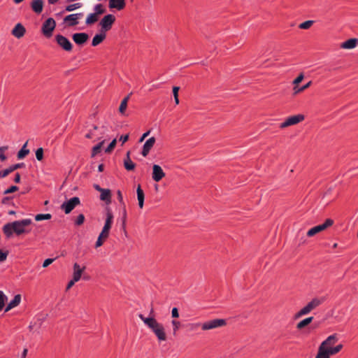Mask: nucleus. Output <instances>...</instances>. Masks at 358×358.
<instances>
[{"label":"nucleus","mask_w":358,"mask_h":358,"mask_svg":"<svg viewBox=\"0 0 358 358\" xmlns=\"http://www.w3.org/2000/svg\"><path fill=\"white\" fill-rule=\"evenodd\" d=\"M179 90H180L179 87L174 86L173 87V96H178V91H179Z\"/></svg>","instance_id":"58"},{"label":"nucleus","mask_w":358,"mask_h":358,"mask_svg":"<svg viewBox=\"0 0 358 358\" xmlns=\"http://www.w3.org/2000/svg\"><path fill=\"white\" fill-rule=\"evenodd\" d=\"M80 203V199L77 196H75L64 202L61 206V209H62L66 214H69L75 208L76 206L79 205Z\"/></svg>","instance_id":"5"},{"label":"nucleus","mask_w":358,"mask_h":358,"mask_svg":"<svg viewBox=\"0 0 358 358\" xmlns=\"http://www.w3.org/2000/svg\"><path fill=\"white\" fill-rule=\"evenodd\" d=\"M165 176V173L162 170V167L157 164L152 166V178L155 182L160 181Z\"/></svg>","instance_id":"11"},{"label":"nucleus","mask_w":358,"mask_h":358,"mask_svg":"<svg viewBox=\"0 0 358 358\" xmlns=\"http://www.w3.org/2000/svg\"><path fill=\"white\" fill-rule=\"evenodd\" d=\"M319 233H320L319 228L317 227V226H315L307 231V236L308 237H312Z\"/></svg>","instance_id":"39"},{"label":"nucleus","mask_w":358,"mask_h":358,"mask_svg":"<svg viewBox=\"0 0 358 358\" xmlns=\"http://www.w3.org/2000/svg\"><path fill=\"white\" fill-rule=\"evenodd\" d=\"M84 220H85V216L83 214H80L77 217V220L76 221V224L77 225H81L84 222Z\"/></svg>","instance_id":"50"},{"label":"nucleus","mask_w":358,"mask_h":358,"mask_svg":"<svg viewBox=\"0 0 358 358\" xmlns=\"http://www.w3.org/2000/svg\"><path fill=\"white\" fill-rule=\"evenodd\" d=\"M31 8L34 13L40 14L43 11V1L33 0L31 3Z\"/></svg>","instance_id":"17"},{"label":"nucleus","mask_w":358,"mask_h":358,"mask_svg":"<svg viewBox=\"0 0 358 358\" xmlns=\"http://www.w3.org/2000/svg\"><path fill=\"white\" fill-rule=\"evenodd\" d=\"M55 40L57 44L64 50L67 52H70L72 50L73 45L70 42V41L65 36L58 34L55 36Z\"/></svg>","instance_id":"9"},{"label":"nucleus","mask_w":358,"mask_h":358,"mask_svg":"<svg viewBox=\"0 0 358 358\" xmlns=\"http://www.w3.org/2000/svg\"><path fill=\"white\" fill-rule=\"evenodd\" d=\"M127 99H123L119 107V112L124 115L127 107Z\"/></svg>","instance_id":"36"},{"label":"nucleus","mask_w":358,"mask_h":358,"mask_svg":"<svg viewBox=\"0 0 358 358\" xmlns=\"http://www.w3.org/2000/svg\"><path fill=\"white\" fill-rule=\"evenodd\" d=\"M136 164L131 161L130 158V152L127 153V157L124 161V166L127 171H133Z\"/></svg>","instance_id":"22"},{"label":"nucleus","mask_w":358,"mask_h":358,"mask_svg":"<svg viewBox=\"0 0 358 358\" xmlns=\"http://www.w3.org/2000/svg\"><path fill=\"white\" fill-rule=\"evenodd\" d=\"M117 199H118L119 201L121 203H122L123 205H124V203L123 202V197H122V193L120 190L117 191Z\"/></svg>","instance_id":"56"},{"label":"nucleus","mask_w":358,"mask_h":358,"mask_svg":"<svg viewBox=\"0 0 358 358\" xmlns=\"http://www.w3.org/2000/svg\"><path fill=\"white\" fill-rule=\"evenodd\" d=\"M27 355V349H24L22 354V358H25Z\"/></svg>","instance_id":"64"},{"label":"nucleus","mask_w":358,"mask_h":358,"mask_svg":"<svg viewBox=\"0 0 358 358\" xmlns=\"http://www.w3.org/2000/svg\"><path fill=\"white\" fill-rule=\"evenodd\" d=\"M56 26V22L53 18H48L46 20L42 26V31L43 34L47 36L50 37L52 36V33L55 29Z\"/></svg>","instance_id":"8"},{"label":"nucleus","mask_w":358,"mask_h":358,"mask_svg":"<svg viewBox=\"0 0 358 358\" xmlns=\"http://www.w3.org/2000/svg\"><path fill=\"white\" fill-rule=\"evenodd\" d=\"M94 187L96 190H97L99 192H101L103 189V188H101L99 185L96 184L94 185Z\"/></svg>","instance_id":"63"},{"label":"nucleus","mask_w":358,"mask_h":358,"mask_svg":"<svg viewBox=\"0 0 358 358\" xmlns=\"http://www.w3.org/2000/svg\"><path fill=\"white\" fill-rule=\"evenodd\" d=\"M8 255V251H3L0 249V262H3L6 261Z\"/></svg>","instance_id":"46"},{"label":"nucleus","mask_w":358,"mask_h":358,"mask_svg":"<svg viewBox=\"0 0 358 358\" xmlns=\"http://www.w3.org/2000/svg\"><path fill=\"white\" fill-rule=\"evenodd\" d=\"M155 141L156 140H155V137H151L145 141V143L143 145V150L141 152V154L143 157H146L149 154L150 150L152 149L154 144L155 143Z\"/></svg>","instance_id":"14"},{"label":"nucleus","mask_w":358,"mask_h":358,"mask_svg":"<svg viewBox=\"0 0 358 358\" xmlns=\"http://www.w3.org/2000/svg\"><path fill=\"white\" fill-rule=\"evenodd\" d=\"M313 20H307L301 23L299 27L302 29H308L313 24Z\"/></svg>","instance_id":"37"},{"label":"nucleus","mask_w":358,"mask_h":358,"mask_svg":"<svg viewBox=\"0 0 358 358\" xmlns=\"http://www.w3.org/2000/svg\"><path fill=\"white\" fill-rule=\"evenodd\" d=\"M8 149L7 146H3L0 148V159L1 161H5L6 159V155L3 154V152Z\"/></svg>","instance_id":"48"},{"label":"nucleus","mask_w":358,"mask_h":358,"mask_svg":"<svg viewBox=\"0 0 358 358\" xmlns=\"http://www.w3.org/2000/svg\"><path fill=\"white\" fill-rule=\"evenodd\" d=\"M7 301V296L2 291H0V310L4 307L5 302Z\"/></svg>","instance_id":"40"},{"label":"nucleus","mask_w":358,"mask_h":358,"mask_svg":"<svg viewBox=\"0 0 358 358\" xmlns=\"http://www.w3.org/2000/svg\"><path fill=\"white\" fill-rule=\"evenodd\" d=\"M117 143V140L115 138L113 139L111 143L108 145V146L105 150V152L106 153H110L113 151V150L115 148Z\"/></svg>","instance_id":"41"},{"label":"nucleus","mask_w":358,"mask_h":358,"mask_svg":"<svg viewBox=\"0 0 358 358\" xmlns=\"http://www.w3.org/2000/svg\"><path fill=\"white\" fill-rule=\"evenodd\" d=\"M98 20H99V17L96 14L90 13L87 15V17L86 18L85 23L87 25H91V24L95 23L96 22H97Z\"/></svg>","instance_id":"29"},{"label":"nucleus","mask_w":358,"mask_h":358,"mask_svg":"<svg viewBox=\"0 0 358 358\" xmlns=\"http://www.w3.org/2000/svg\"><path fill=\"white\" fill-rule=\"evenodd\" d=\"M313 317H307V318L301 320V322H299L297 324V325H296L297 329H301L304 328L305 327L308 325L313 321Z\"/></svg>","instance_id":"30"},{"label":"nucleus","mask_w":358,"mask_h":358,"mask_svg":"<svg viewBox=\"0 0 358 358\" xmlns=\"http://www.w3.org/2000/svg\"><path fill=\"white\" fill-rule=\"evenodd\" d=\"M28 142L27 141L22 146V148L20 149V150L17 153V158L19 159H22L24 158L29 153V150L27 149Z\"/></svg>","instance_id":"27"},{"label":"nucleus","mask_w":358,"mask_h":358,"mask_svg":"<svg viewBox=\"0 0 358 358\" xmlns=\"http://www.w3.org/2000/svg\"><path fill=\"white\" fill-rule=\"evenodd\" d=\"M21 301V296L20 294H17L15 296L14 299L10 301V303L7 305L5 312H8L13 308L17 306Z\"/></svg>","instance_id":"20"},{"label":"nucleus","mask_w":358,"mask_h":358,"mask_svg":"<svg viewBox=\"0 0 358 358\" xmlns=\"http://www.w3.org/2000/svg\"><path fill=\"white\" fill-rule=\"evenodd\" d=\"M226 324H227L226 320L224 319H215V320L204 322L202 324L201 328L204 331L210 330V329L223 327V326L226 325Z\"/></svg>","instance_id":"4"},{"label":"nucleus","mask_w":358,"mask_h":358,"mask_svg":"<svg viewBox=\"0 0 358 358\" xmlns=\"http://www.w3.org/2000/svg\"><path fill=\"white\" fill-rule=\"evenodd\" d=\"M106 216L105 224L102 229L110 231L113 221V215L111 211L108 210Z\"/></svg>","instance_id":"18"},{"label":"nucleus","mask_w":358,"mask_h":358,"mask_svg":"<svg viewBox=\"0 0 358 358\" xmlns=\"http://www.w3.org/2000/svg\"><path fill=\"white\" fill-rule=\"evenodd\" d=\"M334 224V220L331 219H327L324 222V223L322 224L317 225V227L319 228L320 232H322L324 230H326L327 228L332 226Z\"/></svg>","instance_id":"28"},{"label":"nucleus","mask_w":358,"mask_h":358,"mask_svg":"<svg viewBox=\"0 0 358 358\" xmlns=\"http://www.w3.org/2000/svg\"><path fill=\"white\" fill-rule=\"evenodd\" d=\"M85 267L84 266L83 268H80V265L77 263H75L73 264V272H76L78 271H83L85 270Z\"/></svg>","instance_id":"54"},{"label":"nucleus","mask_w":358,"mask_h":358,"mask_svg":"<svg viewBox=\"0 0 358 358\" xmlns=\"http://www.w3.org/2000/svg\"><path fill=\"white\" fill-rule=\"evenodd\" d=\"M83 6V4L81 3H76L73 4L68 5L65 10L68 12L73 11L76 9L80 8Z\"/></svg>","instance_id":"35"},{"label":"nucleus","mask_w":358,"mask_h":358,"mask_svg":"<svg viewBox=\"0 0 358 358\" xmlns=\"http://www.w3.org/2000/svg\"><path fill=\"white\" fill-rule=\"evenodd\" d=\"M72 39L78 45H83L89 39V35L86 33H76L72 35Z\"/></svg>","instance_id":"12"},{"label":"nucleus","mask_w":358,"mask_h":358,"mask_svg":"<svg viewBox=\"0 0 358 358\" xmlns=\"http://www.w3.org/2000/svg\"><path fill=\"white\" fill-rule=\"evenodd\" d=\"M171 324L173 326V333L174 335H176L177 331L180 328V322H178L177 320H172Z\"/></svg>","instance_id":"42"},{"label":"nucleus","mask_w":358,"mask_h":358,"mask_svg":"<svg viewBox=\"0 0 358 358\" xmlns=\"http://www.w3.org/2000/svg\"><path fill=\"white\" fill-rule=\"evenodd\" d=\"M338 341L337 337L335 334L329 336L325 341H324L321 345L324 348L333 346Z\"/></svg>","instance_id":"21"},{"label":"nucleus","mask_w":358,"mask_h":358,"mask_svg":"<svg viewBox=\"0 0 358 358\" xmlns=\"http://www.w3.org/2000/svg\"><path fill=\"white\" fill-rule=\"evenodd\" d=\"M103 242H104V240L101 238L99 236H98L97 241L95 244V248H97L99 247H101L103 245Z\"/></svg>","instance_id":"55"},{"label":"nucleus","mask_w":358,"mask_h":358,"mask_svg":"<svg viewBox=\"0 0 358 358\" xmlns=\"http://www.w3.org/2000/svg\"><path fill=\"white\" fill-rule=\"evenodd\" d=\"M150 131H148L147 132L144 133L142 136L141 137V138L139 139V142L141 143L143 142L145 138L148 136V135L150 134Z\"/></svg>","instance_id":"57"},{"label":"nucleus","mask_w":358,"mask_h":358,"mask_svg":"<svg viewBox=\"0 0 358 358\" xmlns=\"http://www.w3.org/2000/svg\"><path fill=\"white\" fill-rule=\"evenodd\" d=\"M14 181L16 183H19L20 182V173H16L15 177L14 178Z\"/></svg>","instance_id":"61"},{"label":"nucleus","mask_w":358,"mask_h":358,"mask_svg":"<svg viewBox=\"0 0 358 358\" xmlns=\"http://www.w3.org/2000/svg\"><path fill=\"white\" fill-rule=\"evenodd\" d=\"M55 259H47L43 264V267H47L54 262Z\"/></svg>","instance_id":"53"},{"label":"nucleus","mask_w":358,"mask_h":358,"mask_svg":"<svg viewBox=\"0 0 358 358\" xmlns=\"http://www.w3.org/2000/svg\"><path fill=\"white\" fill-rule=\"evenodd\" d=\"M115 21V17L112 14H108L105 15L100 22V26L101 27V31L105 32L109 31L112 25Z\"/></svg>","instance_id":"6"},{"label":"nucleus","mask_w":358,"mask_h":358,"mask_svg":"<svg viewBox=\"0 0 358 358\" xmlns=\"http://www.w3.org/2000/svg\"><path fill=\"white\" fill-rule=\"evenodd\" d=\"M171 316L173 318L179 317L178 310L177 308H173L171 310Z\"/></svg>","instance_id":"52"},{"label":"nucleus","mask_w":358,"mask_h":358,"mask_svg":"<svg viewBox=\"0 0 358 358\" xmlns=\"http://www.w3.org/2000/svg\"><path fill=\"white\" fill-rule=\"evenodd\" d=\"M26 32V29L21 23H17L13 29L11 34L17 38H22Z\"/></svg>","instance_id":"15"},{"label":"nucleus","mask_w":358,"mask_h":358,"mask_svg":"<svg viewBox=\"0 0 358 358\" xmlns=\"http://www.w3.org/2000/svg\"><path fill=\"white\" fill-rule=\"evenodd\" d=\"M128 138H129V135L127 134L124 136H121L120 138V141H122V143H124L126 141H128Z\"/></svg>","instance_id":"59"},{"label":"nucleus","mask_w":358,"mask_h":358,"mask_svg":"<svg viewBox=\"0 0 358 358\" xmlns=\"http://www.w3.org/2000/svg\"><path fill=\"white\" fill-rule=\"evenodd\" d=\"M83 271H78L76 272H73V281L78 282L80 280L81 275Z\"/></svg>","instance_id":"44"},{"label":"nucleus","mask_w":358,"mask_h":358,"mask_svg":"<svg viewBox=\"0 0 358 358\" xmlns=\"http://www.w3.org/2000/svg\"><path fill=\"white\" fill-rule=\"evenodd\" d=\"M94 14H96L98 17L106 13V9L103 8V5L101 3L96 4L94 8Z\"/></svg>","instance_id":"33"},{"label":"nucleus","mask_w":358,"mask_h":358,"mask_svg":"<svg viewBox=\"0 0 358 358\" xmlns=\"http://www.w3.org/2000/svg\"><path fill=\"white\" fill-rule=\"evenodd\" d=\"M105 141H102L92 148V157H94L98 153L101 152L102 145H103Z\"/></svg>","instance_id":"34"},{"label":"nucleus","mask_w":358,"mask_h":358,"mask_svg":"<svg viewBox=\"0 0 358 358\" xmlns=\"http://www.w3.org/2000/svg\"><path fill=\"white\" fill-rule=\"evenodd\" d=\"M342 348H343V345L341 344H340V345H336V347H332V346L328 347V348H327V350L331 356L333 355H336V353L340 352Z\"/></svg>","instance_id":"32"},{"label":"nucleus","mask_w":358,"mask_h":358,"mask_svg":"<svg viewBox=\"0 0 358 358\" xmlns=\"http://www.w3.org/2000/svg\"><path fill=\"white\" fill-rule=\"evenodd\" d=\"M111 199V192L108 189H103L101 192L100 199L101 201H106L107 203H110Z\"/></svg>","instance_id":"24"},{"label":"nucleus","mask_w":358,"mask_h":358,"mask_svg":"<svg viewBox=\"0 0 358 358\" xmlns=\"http://www.w3.org/2000/svg\"><path fill=\"white\" fill-rule=\"evenodd\" d=\"M304 118V115L301 114L288 117L285 122L280 124V127L284 129L289 126L295 125L302 122Z\"/></svg>","instance_id":"7"},{"label":"nucleus","mask_w":358,"mask_h":358,"mask_svg":"<svg viewBox=\"0 0 358 358\" xmlns=\"http://www.w3.org/2000/svg\"><path fill=\"white\" fill-rule=\"evenodd\" d=\"M122 228L125 229L126 226V220H127V210L125 208V206L124 205L123 210H122Z\"/></svg>","instance_id":"47"},{"label":"nucleus","mask_w":358,"mask_h":358,"mask_svg":"<svg viewBox=\"0 0 358 358\" xmlns=\"http://www.w3.org/2000/svg\"><path fill=\"white\" fill-rule=\"evenodd\" d=\"M109 231L102 229L99 236L104 241L108 237Z\"/></svg>","instance_id":"51"},{"label":"nucleus","mask_w":358,"mask_h":358,"mask_svg":"<svg viewBox=\"0 0 358 358\" xmlns=\"http://www.w3.org/2000/svg\"><path fill=\"white\" fill-rule=\"evenodd\" d=\"M311 84H312V82L309 81L308 83H306V85L301 86V87H299L297 86H294V88H293L294 94H297L299 93H301V92H303L304 90L308 89L311 85Z\"/></svg>","instance_id":"31"},{"label":"nucleus","mask_w":358,"mask_h":358,"mask_svg":"<svg viewBox=\"0 0 358 358\" xmlns=\"http://www.w3.org/2000/svg\"><path fill=\"white\" fill-rule=\"evenodd\" d=\"M125 0H108V7L110 9L122 10L125 8Z\"/></svg>","instance_id":"13"},{"label":"nucleus","mask_w":358,"mask_h":358,"mask_svg":"<svg viewBox=\"0 0 358 358\" xmlns=\"http://www.w3.org/2000/svg\"><path fill=\"white\" fill-rule=\"evenodd\" d=\"M136 192H137V199H138V206L141 208H143V205H144L145 195H144V192H143V189H141L140 185H138L137 187Z\"/></svg>","instance_id":"23"},{"label":"nucleus","mask_w":358,"mask_h":358,"mask_svg":"<svg viewBox=\"0 0 358 358\" xmlns=\"http://www.w3.org/2000/svg\"><path fill=\"white\" fill-rule=\"evenodd\" d=\"M326 300L325 296L315 297L310 302H308L303 308H301L296 314V317L299 318L303 315H308L312 310L317 308L322 304Z\"/></svg>","instance_id":"3"},{"label":"nucleus","mask_w":358,"mask_h":358,"mask_svg":"<svg viewBox=\"0 0 358 358\" xmlns=\"http://www.w3.org/2000/svg\"><path fill=\"white\" fill-rule=\"evenodd\" d=\"M138 317L152 330L159 341L166 340L165 329L162 324L158 322L153 317H145L142 314H139Z\"/></svg>","instance_id":"2"},{"label":"nucleus","mask_w":358,"mask_h":358,"mask_svg":"<svg viewBox=\"0 0 358 358\" xmlns=\"http://www.w3.org/2000/svg\"><path fill=\"white\" fill-rule=\"evenodd\" d=\"M17 190H18V187L17 186L13 185V186H11L10 188L6 189L3 192V194L13 193V192H16Z\"/></svg>","instance_id":"49"},{"label":"nucleus","mask_w":358,"mask_h":358,"mask_svg":"<svg viewBox=\"0 0 358 358\" xmlns=\"http://www.w3.org/2000/svg\"><path fill=\"white\" fill-rule=\"evenodd\" d=\"M11 199V197L10 196H6L2 199V203L6 204Z\"/></svg>","instance_id":"62"},{"label":"nucleus","mask_w":358,"mask_h":358,"mask_svg":"<svg viewBox=\"0 0 358 358\" xmlns=\"http://www.w3.org/2000/svg\"><path fill=\"white\" fill-rule=\"evenodd\" d=\"M32 221L31 219H24L6 224L3 227V231L7 237H10L13 232L17 235L28 233L26 227L30 225Z\"/></svg>","instance_id":"1"},{"label":"nucleus","mask_w":358,"mask_h":358,"mask_svg":"<svg viewBox=\"0 0 358 358\" xmlns=\"http://www.w3.org/2000/svg\"><path fill=\"white\" fill-rule=\"evenodd\" d=\"M303 78H304L303 73H300L298 76V77L294 80L293 85L296 86L297 85H299L303 80Z\"/></svg>","instance_id":"45"},{"label":"nucleus","mask_w":358,"mask_h":358,"mask_svg":"<svg viewBox=\"0 0 358 358\" xmlns=\"http://www.w3.org/2000/svg\"><path fill=\"white\" fill-rule=\"evenodd\" d=\"M36 157L38 161H41L43 159V149L42 148H38L36 150Z\"/></svg>","instance_id":"43"},{"label":"nucleus","mask_w":358,"mask_h":358,"mask_svg":"<svg viewBox=\"0 0 358 358\" xmlns=\"http://www.w3.org/2000/svg\"><path fill=\"white\" fill-rule=\"evenodd\" d=\"M358 44V39L357 38H350L347 40L346 41L343 42L341 45V48L343 49H353L355 48Z\"/></svg>","instance_id":"19"},{"label":"nucleus","mask_w":358,"mask_h":358,"mask_svg":"<svg viewBox=\"0 0 358 358\" xmlns=\"http://www.w3.org/2000/svg\"><path fill=\"white\" fill-rule=\"evenodd\" d=\"M52 217V215L49 213L47 214H38L35 216V220L36 221H42L44 220H50Z\"/></svg>","instance_id":"38"},{"label":"nucleus","mask_w":358,"mask_h":358,"mask_svg":"<svg viewBox=\"0 0 358 358\" xmlns=\"http://www.w3.org/2000/svg\"><path fill=\"white\" fill-rule=\"evenodd\" d=\"M24 163H19V164H14L2 171H0V179L6 177L11 172H13L20 168L24 167Z\"/></svg>","instance_id":"16"},{"label":"nucleus","mask_w":358,"mask_h":358,"mask_svg":"<svg viewBox=\"0 0 358 358\" xmlns=\"http://www.w3.org/2000/svg\"><path fill=\"white\" fill-rule=\"evenodd\" d=\"M75 282H76V281H73V280L72 279L71 280H70L67 285V287H66V290L69 289L71 287L73 286V285L75 284Z\"/></svg>","instance_id":"60"},{"label":"nucleus","mask_w":358,"mask_h":358,"mask_svg":"<svg viewBox=\"0 0 358 358\" xmlns=\"http://www.w3.org/2000/svg\"><path fill=\"white\" fill-rule=\"evenodd\" d=\"M105 38L106 34L104 33L96 34L92 39V45L97 46L105 39Z\"/></svg>","instance_id":"25"},{"label":"nucleus","mask_w":358,"mask_h":358,"mask_svg":"<svg viewBox=\"0 0 358 358\" xmlns=\"http://www.w3.org/2000/svg\"><path fill=\"white\" fill-rule=\"evenodd\" d=\"M330 355L328 352L327 348L320 345L318 352L315 358H329Z\"/></svg>","instance_id":"26"},{"label":"nucleus","mask_w":358,"mask_h":358,"mask_svg":"<svg viewBox=\"0 0 358 358\" xmlns=\"http://www.w3.org/2000/svg\"><path fill=\"white\" fill-rule=\"evenodd\" d=\"M83 17V13H75L66 16L64 19V22L69 23V26L73 27L78 24V20Z\"/></svg>","instance_id":"10"}]
</instances>
